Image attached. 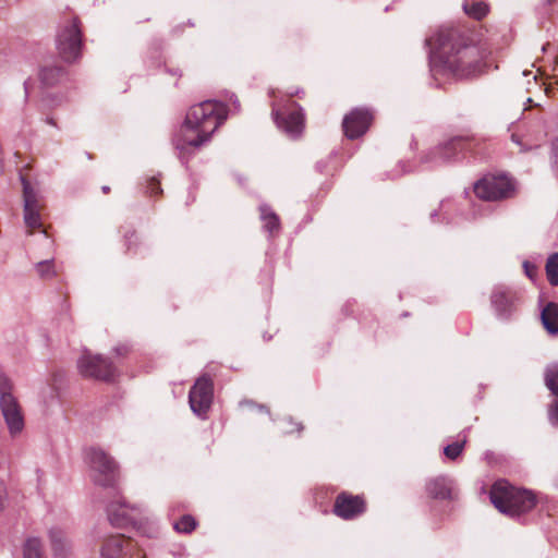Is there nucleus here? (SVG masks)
<instances>
[{"label": "nucleus", "mask_w": 558, "mask_h": 558, "mask_svg": "<svg viewBox=\"0 0 558 558\" xmlns=\"http://www.w3.org/2000/svg\"><path fill=\"white\" fill-rule=\"evenodd\" d=\"M511 137H512V141H513V142L518 143L519 145L521 144V142L519 141L518 135L512 134V136H511Z\"/></svg>", "instance_id": "e433bc0d"}, {"label": "nucleus", "mask_w": 558, "mask_h": 558, "mask_svg": "<svg viewBox=\"0 0 558 558\" xmlns=\"http://www.w3.org/2000/svg\"><path fill=\"white\" fill-rule=\"evenodd\" d=\"M197 522L194 517L185 514L181 517L173 525L174 530L179 533H191L195 530Z\"/></svg>", "instance_id": "bb28decb"}, {"label": "nucleus", "mask_w": 558, "mask_h": 558, "mask_svg": "<svg viewBox=\"0 0 558 558\" xmlns=\"http://www.w3.org/2000/svg\"><path fill=\"white\" fill-rule=\"evenodd\" d=\"M117 355H125L129 352V348L126 345H119L114 349Z\"/></svg>", "instance_id": "f704fd0d"}, {"label": "nucleus", "mask_w": 558, "mask_h": 558, "mask_svg": "<svg viewBox=\"0 0 558 558\" xmlns=\"http://www.w3.org/2000/svg\"><path fill=\"white\" fill-rule=\"evenodd\" d=\"M23 185V218L27 235L35 232L44 233L49 238V227L45 225L47 217L46 202L37 186L33 185L25 177H21Z\"/></svg>", "instance_id": "20e7f679"}, {"label": "nucleus", "mask_w": 558, "mask_h": 558, "mask_svg": "<svg viewBox=\"0 0 558 558\" xmlns=\"http://www.w3.org/2000/svg\"><path fill=\"white\" fill-rule=\"evenodd\" d=\"M553 149H554V156H555V163L558 167V137L554 142Z\"/></svg>", "instance_id": "c9c22d12"}, {"label": "nucleus", "mask_w": 558, "mask_h": 558, "mask_svg": "<svg viewBox=\"0 0 558 558\" xmlns=\"http://www.w3.org/2000/svg\"><path fill=\"white\" fill-rule=\"evenodd\" d=\"M373 120L374 114L369 109L355 108L343 118V132L350 140L357 138L366 133Z\"/></svg>", "instance_id": "9b49d317"}, {"label": "nucleus", "mask_w": 558, "mask_h": 558, "mask_svg": "<svg viewBox=\"0 0 558 558\" xmlns=\"http://www.w3.org/2000/svg\"><path fill=\"white\" fill-rule=\"evenodd\" d=\"M523 267H524L525 274L529 278L533 279L536 276L537 268L534 265L530 264L529 262H525L523 264Z\"/></svg>", "instance_id": "473e14b6"}, {"label": "nucleus", "mask_w": 558, "mask_h": 558, "mask_svg": "<svg viewBox=\"0 0 558 558\" xmlns=\"http://www.w3.org/2000/svg\"><path fill=\"white\" fill-rule=\"evenodd\" d=\"M101 190H102L104 194H108L110 192V187L107 185L102 186Z\"/></svg>", "instance_id": "4c0bfd02"}, {"label": "nucleus", "mask_w": 558, "mask_h": 558, "mask_svg": "<svg viewBox=\"0 0 558 558\" xmlns=\"http://www.w3.org/2000/svg\"><path fill=\"white\" fill-rule=\"evenodd\" d=\"M135 548L131 538H125L122 534H117L106 538L101 556L102 558H126Z\"/></svg>", "instance_id": "2eb2a0df"}, {"label": "nucleus", "mask_w": 558, "mask_h": 558, "mask_svg": "<svg viewBox=\"0 0 558 558\" xmlns=\"http://www.w3.org/2000/svg\"><path fill=\"white\" fill-rule=\"evenodd\" d=\"M277 123L282 124L291 135H299L304 129V114L301 111H292L286 118H281L278 111L272 110Z\"/></svg>", "instance_id": "f3484780"}, {"label": "nucleus", "mask_w": 558, "mask_h": 558, "mask_svg": "<svg viewBox=\"0 0 558 558\" xmlns=\"http://www.w3.org/2000/svg\"><path fill=\"white\" fill-rule=\"evenodd\" d=\"M545 384L555 397H558V364L547 367Z\"/></svg>", "instance_id": "a878e982"}, {"label": "nucleus", "mask_w": 558, "mask_h": 558, "mask_svg": "<svg viewBox=\"0 0 558 558\" xmlns=\"http://www.w3.org/2000/svg\"><path fill=\"white\" fill-rule=\"evenodd\" d=\"M0 408L11 435L20 433L24 427V418L16 399L11 393H2Z\"/></svg>", "instance_id": "ddd939ff"}, {"label": "nucleus", "mask_w": 558, "mask_h": 558, "mask_svg": "<svg viewBox=\"0 0 558 558\" xmlns=\"http://www.w3.org/2000/svg\"><path fill=\"white\" fill-rule=\"evenodd\" d=\"M82 24L78 16L69 13L61 22L57 33V49L65 62H73L81 57L83 47Z\"/></svg>", "instance_id": "423d86ee"}, {"label": "nucleus", "mask_w": 558, "mask_h": 558, "mask_svg": "<svg viewBox=\"0 0 558 558\" xmlns=\"http://www.w3.org/2000/svg\"><path fill=\"white\" fill-rule=\"evenodd\" d=\"M492 504L502 513L519 515L534 508L535 496L525 489H519L506 481L496 482L490 489Z\"/></svg>", "instance_id": "7ed1b4c3"}, {"label": "nucleus", "mask_w": 558, "mask_h": 558, "mask_svg": "<svg viewBox=\"0 0 558 558\" xmlns=\"http://www.w3.org/2000/svg\"><path fill=\"white\" fill-rule=\"evenodd\" d=\"M436 40L438 71L456 77H468L480 72L484 56L471 39L469 31L460 27L441 28Z\"/></svg>", "instance_id": "f03ea898"}, {"label": "nucleus", "mask_w": 558, "mask_h": 558, "mask_svg": "<svg viewBox=\"0 0 558 558\" xmlns=\"http://www.w3.org/2000/svg\"><path fill=\"white\" fill-rule=\"evenodd\" d=\"M147 193L150 196H158L162 193L160 181L157 178L153 177L147 181Z\"/></svg>", "instance_id": "c756f323"}, {"label": "nucleus", "mask_w": 558, "mask_h": 558, "mask_svg": "<svg viewBox=\"0 0 558 558\" xmlns=\"http://www.w3.org/2000/svg\"><path fill=\"white\" fill-rule=\"evenodd\" d=\"M465 444H466L465 438L460 441H454L444 448V454L449 460H456L462 453Z\"/></svg>", "instance_id": "c85d7f7f"}, {"label": "nucleus", "mask_w": 558, "mask_h": 558, "mask_svg": "<svg viewBox=\"0 0 558 558\" xmlns=\"http://www.w3.org/2000/svg\"><path fill=\"white\" fill-rule=\"evenodd\" d=\"M464 12L475 20H482L488 13V5L483 1L465 2L463 4Z\"/></svg>", "instance_id": "412c9836"}, {"label": "nucleus", "mask_w": 558, "mask_h": 558, "mask_svg": "<svg viewBox=\"0 0 558 558\" xmlns=\"http://www.w3.org/2000/svg\"><path fill=\"white\" fill-rule=\"evenodd\" d=\"M85 462L89 466L93 482L105 488H114L119 481V465L113 457L100 447L85 450Z\"/></svg>", "instance_id": "39448f33"}, {"label": "nucleus", "mask_w": 558, "mask_h": 558, "mask_svg": "<svg viewBox=\"0 0 558 558\" xmlns=\"http://www.w3.org/2000/svg\"><path fill=\"white\" fill-rule=\"evenodd\" d=\"M527 102L530 104V108H531V107L533 106V100H532V98H529V99H527Z\"/></svg>", "instance_id": "58836bf2"}, {"label": "nucleus", "mask_w": 558, "mask_h": 558, "mask_svg": "<svg viewBox=\"0 0 558 558\" xmlns=\"http://www.w3.org/2000/svg\"><path fill=\"white\" fill-rule=\"evenodd\" d=\"M260 216L264 220V226L269 232L278 231L279 229V217L272 213L268 207H260Z\"/></svg>", "instance_id": "393cba45"}, {"label": "nucleus", "mask_w": 558, "mask_h": 558, "mask_svg": "<svg viewBox=\"0 0 558 558\" xmlns=\"http://www.w3.org/2000/svg\"><path fill=\"white\" fill-rule=\"evenodd\" d=\"M107 512L110 523L117 527L134 524L141 515V509L137 506H131L120 500L112 501L108 506Z\"/></svg>", "instance_id": "f8f14e48"}, {"label": "nucleus", "mask_w": 558, "mask_h": 558, "mask_svg": "<svg viewBox=\"0 0 558 558\" xmlns=\"http://www.w3.org/2000/svg\"><path fill=\"white\" fill-rule=\"evenodd\" d=\"M227 118L228 108L220 101L205 100L192 106L179 132L172 138L179 157L187 159L195 149L209 142Z\"/></svg>", "instance_id": "f257e3e1"}, {"label": "nucleus", "mask_w": 558, "mask_h": 558, "mask_svg": "<svg viewBox=\"0 0 558 558\" xmlns=\"http://www.w3.org/2000/svg\"><path fill=\"white\" fill-rule=\"evenodd\" d=\"M426 492L434 499L451 498L450 482L444 476L429 480L426 484Z\"/></svg>", "instance_id": "a211bd4d"}, {"label": "nucleus", "mask_w": 558, "mask_h": 558, "mask_svg": "<svg viewBox=\"0 0 558 558\" xmlns=\"http://www.w3.org/2000/svg\"><path fill=\"white\" fill-rule=\"evenodd\" d=\"M132 236H135V231H132V232H131V238H132Z\"/></svg>", "instance_id": "ea45409f"}, {"label": "nucleus", "mask_w": 558, "mask_h": 558, "mask_svg": "<svg viewBox=\"0 0 558 558\" xmlns=\"http://www.w3.org/2000/svg\"><path fill=\"white\" fill-rule=\"evenodd\" d=\"M542 323L544 328L551 335L558 333V304L548 303L542 311Z\"/></svg>", "instance_id": "6ab92c4d"}, {"label": "nucleus", "mask_w": 558, "mask_h": 558, "mask_svg": "<svg viewBox=\"0 0 558 558\" xmlns=\"http://www.w3.org/2000/svg\"><path fill=\"white\" fill-rule=\"evenodd\" d=\"M548 417L554 426L558 427V397L553 401L548 410Z\"/></svg>", "instance_id": "7c9ffc66"}, {"label": "nucleus", "mask_w": 558, "mask_h": 558, "mask_svg": "<svg viewBox=\"0 0 558 558\" xmlns=\"http://www.w3.org/2000/svg\"><path fill=\"white\" fill-rule=\"evenodd\" d=\"M480 143L474 137L469 136H457L446 142L440 148V155L445 160H452L463 151H470L477 154V147Z\"/></svg>", "instance_id": "4468645a"}, {"label": "nucleus", "mask_w": 558, "mask_h": 558, "mask_svg": "<svg viewBox=\"0 0 558 558\" xmlns=\"http://www.w3.org/2000/svg\"><path fill=\"white\" fill-rule=\"evenodd\" d=\"M214 398L213 378L204 374L198 377L190 390L189 403L191 410L201 417H205L210 409Z\"/></svg>", "instance_id": "1a4fd4ad"}, {"label": "nucleus", "mask_w": 558, "mask_h": 558, "mask_svg": "<svg viewBox=\"0 0 558 558\" xmlns=\"http://www.w3.org/2000/svg\"><path fill=\"white\" fill-rule=\"evenodd\" d=\"M367 510V500L363 494L354 495L343 490L339 493L332 506L335 515L342 520H354L363 515Z\"/></svg>", "instance_id": "9d476101"}, {"label": "nucleus", "mask_w": 558, "mask_h": 558, "mask_svg": "<svg viewBox=\"0 0 558 558\" xmlns=\"http://www.w3.org/2000/svg\"><path fill=\"white\" fill-rule=\"evenodd\" d=\"M64 70L58 65L44 66L40 71V81L48 86H52L63 76Z\"/></svg>", "instance_id": "aec40b11"}, {"label": "nucleus", "mask_w": 558, "mask_h": 558, "mask_svg": "<svg viewBox=\"0 0 558 558\" xmlns=\"http://www.w3.org/2000/svg\"><path fill=\"white\" fill-rule=\"evenodd\" d=\"M7 497V489L4 483L0 481V510L3 508L4 500Z\"/></svg>", "instance_id": "72a5a7b5"}, {"label": "nucleus", "mask_w": 558, "mask_h": 558, "mask_svg": "<svg viewBox=\"0 0 558 558\" xmlns=\"http://www.w3.org/2000/svg\"><path fill=\"white\" fill-rule=\"evenodd\" d=\"M10 383L3 373L0 372V397L2 393H10Z\"/></svg>", "instance_id": "2f4dec72"}, {"label": "nucleus", "mask_w": 558, "mask_h": 558, "mask_svg": "<svg viewBox=\"0 0 558 558\" xmlns=\"http://www.w3.org/2000/svg\"><path fill=\"white\" fill-rule=\"evenodd\" d=\"M49 535L54 554L61 555L63 551H65L68 545L65 533L62 530L52 529L50 530Z\"/></svg>", "instance_id": "5701e85b"}, {"label": "nucleus", "mask_w": 558, "mask_h": 558, "mask_svg": "<svg viewBox=\"0 0 558 558\" xmlns=\"http://www.w3.org/2000/svg\"><path fill=\"white\" fill-rule=\"evenodd\" d=\"M77 367L82 376L98 380L109 381L116 375L114 365L99 354L84 352L77 361Z\"/></svg>", "instance_id": "6e6552de"}, {"label": "nucleus", "mask_w": 558, "mask_h": 558, "mask_svg": "<svg viewBox=\"0 0 558 558\" xmlns=\"http://www.w3.org/2000/svg\"><path fill=\"white\" fill-rule=\"evenodd\" d=\"M36 270L39 277L44 279L52 278L58 274L54 262L52 259L37 263Z\"/></svg>", "instance_id": "cd10ccee"}, {"label": "nucleus", "mask_w": 558, "mask_h": 558, "mask_svg": "<svg viewBox=\"0 0 558 558\" xmlns=\"http://www.w3.org/2000/svg\"><path fill=\"white\" fill-rule=\"evenodd\" d=\"M137 558H142L141 556H138Z\"/></svg>", "instance_id": "a19ab883"}, {"label": "nucleus", "mask_w": 558, "mask_h": 558, "mask_svg": "<svg viewBox=\"0 0 558 558\" xmlns=\"http://www.w3.org/2000/svg\"><path fill=\"white\" fill-rule=\"evenodd\" d=\"M474 193L484 201H500L513 195L514 185L506 175H487L475 183Z\"/></svg>", "instance_id": "0eeeda50"}, {"label": "nucleus", "mask_w": 558, "mask_h": 558, "mask_svg": "<svg viewBox=\"0 0 558 558\" xmlns=\"http://www.w3.org/2000/svg\"><path fill=\"white\" fill-rule=\"evenodd\" d=\"M515 301V292L509 289L498 288L492 294V304L499 316H508L511 313Z\"/></svg>", "instance_id": "dca6fc26"}, {"label": "nucleus", "mask_w": 558, "mask_h": 558, "mask_svg": "<svg viewBox=\"0 0 558 558\" xmlns=\"http://www.w3.org/2000/svg\"><path fill=\"white\" fill-rule=\"evenodd\" d=\"M546 276L549 283L554 287L558 286V253L550 255L545 265Z\"/></svg>", "instance_id": "b1692460"}, {"label": "nucleus", "mask_w": 558, "mask_h": 558, "mask_svg": "<svg viewBox=\"0 0 558 558\" xmlns=\"http://www.w3.org/2000/svg\"><path fill=\"white\" fill-rule=\"evenodd\" d=\"M23 558H45L43 545L38 538L32 537L25 542L23 547Z\"/></svg>", "instance_id": "4be33fe9"}]
</instances>
